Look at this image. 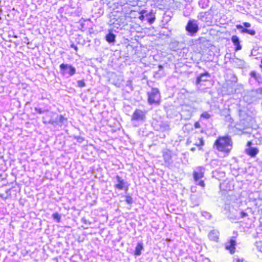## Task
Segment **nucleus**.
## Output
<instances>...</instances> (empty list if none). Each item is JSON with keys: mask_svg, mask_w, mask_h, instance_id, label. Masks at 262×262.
Wrapping results in <instances>:
<instances>
[{"mask_svg": "<svg viewBox=\"0 0 262 262\" xmlns=\"http://www.w3.org/2000/svg\"><path fill=\"white\" fill-rule=\"evenodd\" d=\"M233 143L231 138L229 136L219 137L215 141L213 146L219 151L224 154L225 156L230 152L232 148Z\"/></svg>", "mask_w": 262, "mask_h": 262, "instance_id": "f257e3e1", "label": "nucleus"}, {"mask_svg": "<svg viewBox=\"0 0 262 262\" xmlns=\"http://www.w3.org/2000/svg\"><path fill=\"white\" fill-rule=\"evenodd\" d=\"M49 116L51 117L49 120H47L45 117H43V122L45 124L61 126L67 122V119L62 115L59 116L53 113H50Z\"/></svg>", "mask_w": 262, "mask_h": 262, "instance_id": "f03ea898", "label": "nucleus"}, {"mask_svg": "<svg viewBox=\"0 0 262 262\" xmlns=\"http://www.w3.org/2000/svg\"><path fill=\"white\" fill-rule=\"evenodd\" d=\"M148 100L149 104L159 103L160 99V95L158 89L152 88L151 92L148 93Z\"/></svg>", "mask_w": 262, "mask_h": 262, "instance_id": "7ed1b4c3", "label": "nucleus"}, {"mask_svg": "<svg viewBox=\"0 0 262 262\" xmlns=\"http://www.w3.org/2000/svg\"><path fill=\"white\" fill-rule=\"evenodd\" d=\"M250 92L248 95L244 97V99L248 102H251L256 99L260 98L262 95V88L252 90Z\"/></svg>", "mask_w": 262, "mask_h": 262, "instance_id": "20e7f679", "label": "nucleus"}, {"mask_svg": "<svg viewBox=\"0 0 262 262\" xmlns=\"http://www.w3.org/2000/svg\"><path fill=\"white\" fill-rule=\"evenodd\" d=\"M198 18L202 21L207 23V25H210L212 23L213 18L211 9L206 12H200L198 15Z\"/></svg>", "mask_w": 262, "mask_h": 262, "instance_id": "39448f33", "label": "nucleus"}, {"mask_svg": "<svg viewBox=\"0 0 262 262\" xmlns=\"http://www.w3.org/2000/svg\"><path fill=\"white\" fill-rule=\"evenodd\" d=\"M185 28L186 30L189 32L191 36L194 35L199 30L197 20L195 19L189 20Z\"/></svg>", "mask_w": 262, "mask_h": 262, "instance_id": "423d86ee", "label": "nucleus"}, {"mask_svg": "<svg viewBox=\"0 0 262 262\" xmlns=\"http://www.w3.org/2000/svg\"><path fill=\"white\" fill-rule=\"evenodd\" d=\"M59 67L62 75L68 74L70 76H72L76 73V69L72 65L62 63Z\"/></svg>", "mask_w": 262, "mask_h": 262, "instance_id": "0eeeda50", "label": "nucleus"}, {"mask_svg": "<svg viewBox=\"0 0 262 262\" xmlns=\"http://www.w3.org/2000/svg\"><path fill=\"white\" fill-rule=\"evenodd\" d=\"M204 173V168L203 167H199L196 170L193 172V177L195 182H198V184L202 187H204L205 184L203 181L200 179L203 177Z\"/></svg>", "mask_w": 262, "mask_h": 262, "instance_id": "6e6552de", "label": "nucleus"}, {"mask_svg": "<svg viewBox=\"0 0 262 262\" xmlns=\"http://www.w3.org/2000/svg\"><path fill=\"white\" fill-rule=\"evenodd\" d=\"M146 112L139 109H136L132 116V120L144 121L146 118Z\"/></svg>", "mask_w": 262, "mask_h": 262, "instance_id": "1a4fd4ad", "label": "nucleus"}, {"mask_svg": "<svg viewBox=\"0 0 262 262\" xmlns=\"http://www.w3.org/2000/svg\"><path fill=\"white\" fill-rule=\"evenodd\" d=\"M163 157L166 166L170 167L173 163L172 154L171 151L166 150L163 152Z\"/></svg>", "mask_w": 262, "mask_h": 262, "instance_id": "9d476101", "label": "nucleus"}, {"mask_svg": "<svg viewBox=\"0 0 262 262\" xmlns=\"http://www.w3.org/2000/svg\"><path fill=\"white\" fill-rule=\"evenodd\" d=\"M251 144L250 141L247 143L248 148L246 149V152L251 157H254L258 154L259 150L256 147H251Z\"/></svg>", "mask_w": 262, "mask_h": 262, "instance_id": "9b49d317", "label": "nucleus"}, {"mask_svg": "<svg viewBox=\"0 0 262 262\" xmlns=\"http://www.w3.org/2000/svg\"><path fill=\"white\" fill-rule=\"evenodd\" d=\"M116 178L118 183L115 185V187L119 190L123 189L126 187V182L119 176H117Z\"/></svg>", "mask_w": 262, "mask_h": 262, "instance_id": "f8f14e48", "label": "nucleus"}, {"mask_svg": "<svg viewBox=\"0 0 262 262\" xmlns=\"http://www.w3.org/2000/svg\"><path fill=\"white\" fill-rule=\"evenodd\" d=\"M236 245V241L233 239H231L230 241L226 244V249L230 251L231 254L235 252V246Z\"/></svg>", "mask_w": 262, "mask_h": 262, "instance_id": "ddd939ff", "label": "nucleus"}, {"mask_svg": "<svg viewBox=\"0 0 262 262\" xmlns=\"http://www.w3.org/2000/svg\"><path fill=\"white\" fill-rule=\"evenodd\" d=\"M219 232L216 230H212L208 234V238L210 240L217 242L219 239Z\"/></svg>", "mask_w": 262, "mask_h": 262, "instance_id": "4468645a", "label": "nucleus"}, {"mask_svg": "<svg viewBox=\"0 0 262 262\" xmlns=\"http://www.w3.org/2000/svg\"><path fill=\"white\" fill-rule=\"evenodd\" d=\"M231 41L235 47V51L241 50L242 49V46L240 45L239 39L238 36L233 35L231 37Z\"/></svg>", "mask_w": 262, "mask_h": 262, "instance_id": "2eb2a0df", "label": "nucleus"}, {"mask_svg": "<svg viewBox=\"0 0 262 262\" xmlns=\"http://www.w3.org/2000/svg\"><path fill=\"white\" fill-rule=\"evenodd\" d=\"M145 16L146 19L150 24L154 23L156 19L155 15L152 11L150 12H148L147 11H146V13Z\"/></svg>", "mask_w": 262, "mask_h": 262, "instance_id": "dca6fc26", "label": "nucleus"}, {"mask_svg": "<svg viewBox=\"0 0 262 262\" xmlns=\"http://www.w3.org/2000/svg\"><path fill=\"white\" fill-rule=\"evenodd\" d=\"M236 27L237 29L241 30V32L243 33H246L251 35H254L256 33L254 30H249L247 28H244L243 26L241 25H237Z\"/></svg>", "mask_w": 262, "mask_h": 262, "instance_id": "f3484780", "label": "nucleus"}, {"mask_svg": "<svg viewBox=\"0 0 262 262\" xmlns=\"http://www.w3.org/2000/svg\"><path fill=\"white\" fill-rule=\"evenodd\" d=\"M233 62L235 66L238 68H243L246 66V62L244 60L237 58H234L233 59Z\"/></svg>", "mask_w": 262, "mask_h": 262, "instance_id": "a211bd4d", "label": "nucleus"}, {"mask_svg": "<svg viewBox=\"0 0 262 262\" xmlns=\"http://www.w3.org/2000/svg\"><path fill=\"white\" fill-rule=\"evenodd\" d=\"M143 249V244L141 242H139L136 247L135 250V255L139 256L141 254V251Z\"/></svg>", "mask_w": 262, "mask_h": 262, "instance_id": "6ab92c4d", "label": "nucleus"}, {"mask_svg": "<svg viewBox=\"0 0 262 262\" xmlns=\"http://www.w3.org/2000/svg\"><path fill=\"white\" fill-rule=\"evenodd\" d=\"M115 35L111 32H110L105 36L106 40L110 43H114L115 41Z\"/></svg>", "mask_w": 262, "mask_h": 262, "instance_id": "aec40b11", "label": "nucleus"}, {"mask_svg": "<svg viewBox=\"0 0 262 262\" xmlns=\"http://www.w3.org/2000/svg\"><path fill=\"white\" fill-rule=\"evenodd\" d=\"M205 77H209V74L208 72H206L205 73L201 74L200 76L199 77H198L196 78V84H199L202 81H206L207 79L206 78H204Z\"/></svg>", "mask_w": 262, "mask_h": 262, "instance_id": "412c9836", "label": "nucleus"}, {"mask_svg": "<svg viewBox=\"0 0 262 262\" xmlns=\"http://www.w3.org/2000/svg\"><path fill=\"white\" fill-rule=\"evenodd\" d=\"M250 75L251 77H253V78H254L258 82H260V81L261 80V78L260 75L259 74H257L255 71H252L250 73Z\"/></svg>", "mask_w": 262, "mask_h": 262, "instance_id": "4be33fe9", "label": "nucleus"}, {"mask_svg": "<svg viewBox=\"0 0 262 262\" xmlns=\"http://www.w3.org/2000/svg\"><path fill=\"white\" fill-rule=\"evenodd\" d=\"M208 0H200L199 2V5L202 9H205L208 6Z\"/></svg>", "mask_w": 262, "mask_h": 262, "instance_id": "5701e85b", "label": "nucleus"}, {"mask_svg": "<svg viewBox=\"0 0 262 262\" xmlns=\"http://www.w3.org/2000/svg\"><path fill=\"white\" fill-rule=\"evenodd\" d=\"M195 144L198 146L200 147V149H201V147L203 146L204 145V141L202 138L199 139V141L196 142Z\"/></svg>", "mask_w": 262, "mask_h": 262, "instance_id": "b1692460", "label": "nucleus"}, {"mask_svg": "<svg viewBox=\"0 0 262 262\" xmlns=\"http://www.w3.org/2000/svg\"><path fill=\"white\" fill-rule=\"evenodd\" d=\"M52 217L54 220H56L57 223H59L60 222L61 216L58 213H54L52 214Z\"/></svg>", "mask_w": 262, "mask_h": 262, "instance_id": "393cba45", "label": "nucleus"}, {"mask_svg": "<svg viewBox=\"0 0 262 262\" xmlns=\"http://www.w3.org/2000/svg\"><path fill=\"white\" fill-rule=\"evenodd\" d=\"M146 13V10H143L140 12V15L139 16V18L141 20H143L145 18V14Z\"/></svg>", "mask_w": 262, "mask_h": 262, "instance_id": "a878e982", "label": "nucleus"}, {"mask_svg": "<svg viewBox=\"0 0 262 262\" xmlns=\"http://www.w3.org/2000/svg\"><path fill=\"white\" fill-rule=\"evenodd\" d=\"M201 118L208 119L211 117L210 115L206 112L203 113L201 115Z\"/></svg>", "mask_w": 262, "mask_h": 262, "instance_id": "bb28decb", "label": "nucleus"}, {"mask_svg": "<svg viewBox=\"0 0 262 262\" xmlns=\"http://www.w3.org/2000/svg\"><path fill=\"white\" fill-rule=\"evenodd\" d=\"M255 245L257 249L262 252V242H257L255 243Z\"/></svg>", "mask_w": 262, "mask_h": 262, "instance_id": "cd10ccee", "label": "nucleus"}, {"mask_svg": "<svg viewBox=\"0 0 262 262\" xmlns=\"http://www.w3.org/2000/svg\"><path fill=\"white\" fill-rule=\"evenodd\" d=\"M77 85L79 88H83L85 86V83L84 80H78Z\"/></svg>", "mask_w": 262, "mask_h": 262, "instance_id": "c85d7f7f", "label": "nucleus"}, {"mask_svg": "<svg viewBox=\"0 0 262 262\" xmlns=\"http://www.w3.org/2000/svg\"><path fill=\"white\" fill-rule=\"evenodd\" d=\"M125 201L127 204H130L133 203V199L130 196L127 195L125 196Z\"/></svg>", "mask_w": 262, "mask_h": 262, "instance_id": "c756f323", "label": "nucleus"}, {"mask_svg": "<svg viewBox=\"0 0 262 262\" xmlns=\"http://www.w3.org/2000/svg\"><path fill=\"white\" fill-rule=\"evenodd\" d=\"M126 86L129 88L130 90H133L132 88V81L131 80H127L126 83Z\"/></svg>", "mask_w": 262, "mask_h": 262, "instance_id": "7c9ffc66", "label": "nucleus"}, {"mask_svg": "<svg viewBox=\"0 0 262 262\" xmlns=\"http://www.w3.org/2000/svg\"><path fill=\"white\" fill-rule=\"evenodd\" d=\"M81 222L82 223L85 224V225H90L91 224V223L90 222H89V221L86 220L85 218H82L81 219Z\"/></svg>", "mask_w": 262, "mask_h": 262, "instance_id": "2f4dec72", "label": "nucleus"}, {"mask_svg": "<svg viewBox=\"0 0 262 262\" xmlns=\"http://www.w3.org/2000/svg\"><path fill=\"white\" fill-rule=\"evenodd\" d=\"M243 25L246 28H249L251 27V24L249 23L248 22H244L243 23Z\"/></svg>", "mask_w": 262, "mask_h": 262, "instance_id": "473e14b6", "label": "nucleus"}, {"mask_svg": "<svg viewBox=\"0 0 262 262\" xmlns=\"http://www.w3.org/2000/svg\"><path fill=\"white\" fill-rule=\"evenodd\" d=\"M247 215H248L247 213L245 212H244V211H242L241 212V217L242 218H244L245 217H246Z\"/></svg>", "mask_w": 262, "mask_h": 262, "instance_id": "72a5a7b5", "label": "nucleus"}, {"mask_svg": "<svg viewBox=\"0 0 262 262\" xmlns=\"http://www.w3.org/2000/svg\"><path fill=\"white\" fill-rule=\"evenodd\" d=\"M35 110L39 114H42L44 112L41 108H35Z\"/></svg>", "mask_w": 262, "mask_h": 262, "instance_id": "f704fd0d", "label": "nucleus"}, {"mask_svg": "<svg viewBox=\"0 0 262 262\" xmlns=\"http://www.w3.org/2000/svg\"><path fill=\"white\" fill-rule=\"evenodd\" d=\"M194 127L196 128H200L201 126H200V124L199 123V122H195L194 123Z\"/></svg>", "mask_w": 262, "mask_h": 262, "instance_id": "c9c22d12", "label": "nucleus"}, {"mask_svg": "<svg viewBox=\"0 0 262 262\" xmlns=\"http://www.w3.org/2000/svg\"><path fill=\"white\" fill-rule=\"evenodd\" d=\"M71 48H74L76 51H77L78 48L76 46H75L74 44H72L71 46Z\"/></svg>", "mask_w": 262, "mask_h": 262, "instance_id": "e433bc0d", "label": "nucleus"}, {"mask_svg": "<svg viewBox=\"0 0 262 262\" xmlns=\"http://www.w3.org/2000/svg\"><path fill=\"white\" fill-rule=\"evenodd\" d=\"M77 140L80 142H81L82 141H83V139L81 137H79Z\"/></svg>", "mask_w": 262, "mask_h": 262, "instance_id": "4c0bfd02", "label": "nucleus"}, {"mask_svg": "<svg viewBox=\"0 0 262 262\" xmlns=\"http://www.w3.org/2000/svg\"><path fill=\"white\" fill-rule=\"evenodd\" d=\"M191 151H194V150H195V148H192L191 149Z\"/></svg>", "mask_w": 262, "mask_h": 262, "instance_id": "58836bf2", "label": "nucleus"}, {"mask_svg": "<svg viewBox=\"0 0 262 262\" xmlns=\"http://www.w3.org/2000/svg\"><path fill=\"white\" fill-rule=\"evenodd\" d=\"M260 67L262 68V63L260 62Z\"/></svg>", "mask_w": 262, "mask_h": 262, "instance_id": "ea45409f", "label": "nucleus"}, {"mask_svg": "<svg viewBox=\"0 0 262 262\" xmlns=\"http://www.w3.org/2000/svg\"><path fill=\"white\" fill-rule=\"evenodd\" d=\"M206 214H207V215H208V216H210V214H209L208 213H207V212H206Z\"/></svg>", "mask_w": 262, "mask_h": 262, "instance_id": "a19ab883", "label": "nucleus"}, {"mask_svg": "<svg viewBox=\"0 0 262 262\" xmlns=\"http://www.w3.org/2000/svg\"><path fill=\"white\" fill-rule=\"evenodd\" d=\"M241 262H244L243 260H241Z\"/></svg>", "mask_w": 262, "mask_h": 262, "instance_id": "79ce46f5", "label": "nucleus"}, {"mask_svg": "<svg viewBox=\"0 0 262 262\" xmlns=\"http://www.w3.org/2000/svg\"><path fill=\"white\" fill-rule=\"evenodd\" d=\"M261 63H262V59L261 60Z\"/></svg>", "mask_w": 262, "mask_h": 262, "instance_id": "37998d69", "label": "nucleus"}]
</instances>
